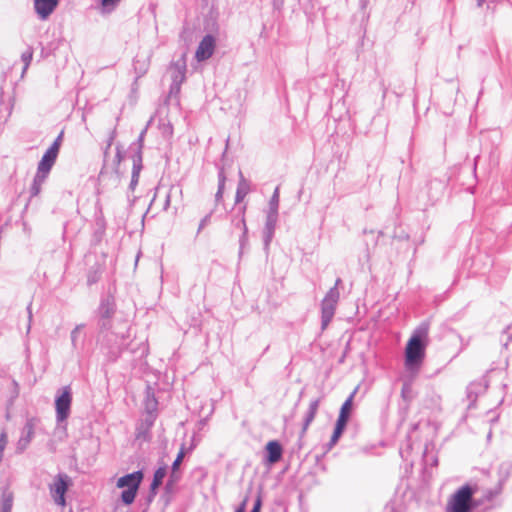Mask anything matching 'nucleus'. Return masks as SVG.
I'll use <instances>...</instances> for the list:
<instances>
[{
	"label": "nucleus",
	"instance_id": "nucleus-1",
	"mask_svg": "<svg viewBox=\"0 0 512 512\" xmlns=\"http://www.w3.org/2000/svg\"><path fill=\"white\" fill-rule=\"evenodd\" d=\"M115 312V299L110 294L101 298L100 304L95 311L99 336L102 337L103 342L110 346L109 358L112 361L116 360L120 354L121 346L123 345L122 341L129 336L128 328L125 331L112 330V319ZM124 325L127 327L126 322H124Z\"/></svg>",
	"mask_w": 512,
	"mask_h": 512
},
{
	"label": "nucleus",
	"instance_id": "nucleus-2",
	"mask_svg": "<svg viewBox=\"0 0 512 512\" xmlns=\"http://www.w3.org/2000/svg\"><path fill=\"white\" fill-rule=\"evenodd\" d=\"M429 324L421 323L413 332L405 349V365L408 369L418 367L425 356L428 342Z\"/></svg>",
	"mask_w": 512,
	"mask_h": 512
},
{
	"label": "nucleus",
	"instance_id": "nucleus-3",
	"mask_svg": "<svg viewBox=\"0 0 512 512\" xmlns=\"http://www.w3.org/2000/svg\"><path fill=\"white\" fill-rule=\"evenodd\" d=\"M143 477V472L138 470L126 474L117 480L116 486L118 488H126L121 493V500L125 505H130L134 502Z\"/></svg>",
	"mask_w": 512,
	"mask_h": 512
},
{
	"label": "nucleus",
	"instance_id": "nucleus-4",
	"mask_svg": "<svg viewBox=\"0 0 512 512\" xmlns=\"http://www.w3.org/2000/svg\"><path fill=\"white\" fill-rule=\"evenodd\" d=\"M342 283L341 278H337L333 287L329 289L321 302V328L324 330L334 317L337 303L340 298L338 290Z\"/></svg>",
	"mask_w": 512,
	"mask_h": 512
},
{
	"label": "nucleus",
	"instance_id": "nucleus-5",
	"mask_svg": "<svg viewBox=\"0 0 512 512\" xmlns=\"http://www.w3.org/2000/svg\"><path fill=\"white\" fill-rule=\"evenodd\" d=\"M473 489L469 485L462 486L453 496L448 512H470Z\"/></svg>",
	"mask_w": 512,
	"mask_h": 512
},
{
	"label": "nucleus",
	"instance_id": "nucleus-6",
	"mask_svg": "<svg viewBox=\"0 0 512 512\" xmlns=\"http://www.w3.org/2000/svg\"><path fill=\"white\" fill-rule=\"evenodd\" d=\"M71 483L70 477L65 473H59L55 476L53 483L50 484L49 490L54 502L59 506H65V493Z\"/></svg>",
	"mask_w": 512,
	"mask_h": 512
},
{
	"label": "nucleus",
	"instance_id": "nucleus-7",
	"mask_svg": "<svg viewBox=\"0 0 512 512\" xmlns=\"http://www.w3.org/2000/svg\"><path fill=\"white\" fill-rule=\"evenodd\" d=\"M115 136L116 130L114 129L109 136L106 148L104 150L103 167L100 171V177H104L110 170L116 174L118 173V168L123 158L120 146L116 147V154L111 162L108 160L109 149L115 139Z\"/></svg>",
	"mask_w": 512,
	"mask_h": 512
},
{
	"label": "nucleus",
	"instance_id": "nucleus-8",
	"mask_svg": "<svg viewBox=\"0 0 512 512\" xmlns=\"http://www.w3.org/2000/svg\"><path fill=\"white\" fill-rule=\"evenodd\" d=\"M71 403V389L66 386L62 389L61 394L55 399L56 420L58 423L65 421L69 417Z\"/></svg>",
	"mask_w": 512,
	"mask_h": 512
},
{
	"label": "nucleus",
	"instance_id": "nucleus-9",
	"mask_svg": "<svg viewBox=\"0 0 512 512\" xmlns=\"http://www.w3.org/2000/svg\"><path fill=\"white\" fill-rule=\"evenodd\" d=\"M170 72L172 79L170 92L177 93L180 91V86L186 78V62L184 58L173 62L170 66Z\"/></svg>",
	"mask_w": 512,
	"mask_h": 512
},
{
	"label": "nucleus",
	"instance_id": "nucleus-10",
	"mask_svg": "<svg viewBox=\"0 0 512 512\" xmlns=\"http://www.w3.org/2000/svg\"><path fill=\"white\" fill-rule=\"evenodd\" d=\"M215 45L214 36L210 34L204 36L196 49L195 58L197 61L202 62L209 59L214 53Z\"/></svg>",
	"mask_w": 512,
	"mask_h": 512
},
{
	"label": "nucleus",
	"instance_id": "nucleus-11",
	"mask_svg": "<svg viewBox=\"0 0 512 512\" xmlns=\"http://www.w3.org/2000/svg\"><path fill=\"white\" fill-rule=\"evenodd\" d=\"M59 0H34V9L41 20H46L58 6Z\"/></svg>",
	"mask_w": 512,
	"mask_h": 512
},
{
	"label": "nucleus",
	"instance_id": "nucleus-12",
	"mask_svg": "<svg viewBox=\"0 0 512 512\" xmlns=\"http://www.w3.org/2000/svg\"><path fill=\"white\" fill-rule=\"evenodd\" d=\"M34 427V419H28L22 429L20 439L17 443L16 451L18 453H22L30 444L34 436Z\"/></svg>",
	"mask_w": 512,
	"mask_h": 512
},
{
	"label": "nucleus",
	"instance_id": "nucleus-13",
	"mask_svg": "<svg viewBox=\"0 0 512 512\" xmlns=\"http://www.w3.org/2000/svg\"><path fill=\"white\" fill-rule=\"evenodd\" d=\"M277 221H278V213L268 211L267 216H266L265 226L263 229V240H264L265 248H268L270 242L272 241Z\"/></svg>",
	"mask_w": 512,
	"mask_h": 512
},
{
	"label": "nucleus",
	"instance_id": "nucleus-14",
	"mask_svg": "<svg viewBox=\"0 0 512 512\" xmlns=\"http://www.w3.org/2000/svg\"><path fill=\"white\" fill-rule=\"evenodd\" d=\"M57 156L58 153H56V145L54 147H49L38 163L37 169L50 173Z\"/></svg>",
	"mask_w": 512,
	"mask_h": 512
},
{
	"label": "nucleus",
	"instance_id": "nucleus-15",
	"mask_svg": "<svg viewBox=\"0 0 512 512\" xmlns=\"http://www.w3.org/2000/svg\"><path fill=\"white\" fill-rule=\"evenodd\" d=\"M266 460L270 464L277 463L282 458L283 449L278 441H269L266 445Z\"/></svg>",
	"mask_w": 512,
	"mask_h": 512
},
{
	"label": "nucleus",
	"instance_id": "nucleus-16",
	"mask_svg": "<svg viewBox=\"0 0 512 512\" xmlns=\"http://www.w3.org/2000/svg\"><path fill=\"white\" fill-rule=\"evenodd\" d=\"M166 474H167V469H166L165 465L164 466H160L154 472L153 480H152V483L150 485V495H149V498H148L149 501H152V499L156 496L157 489L162 485L163 479L165 478Z\"/></svg>",
	"mask_w": 512,
	"mask_h": 512
},
{
	"label": "nucleus",
	"instance_id": "nucleus-17",
	"mask_svg": "<svg viewBox=\"0 0 512 512\" xmlns=\"http://www.w3.org/2000/svg\"><path fill=\"white\" fill-rule=\"evenodd\" d=\"M133 167H132V175L130 181V189L134 190L139 181V175L142 170V157L138 155H131Z\"/></svg>",
	"mask_w": 512,
	"mask_h": 512
},
{
	"label": "nucleus",
	"instance_id": "nucleus-18",
	"mask_svg": "<svg viewBox=\"0 0 512 512\" xmlns=\"http://www.w3.org/2000/svg\"><path fill=\"white\" fill-rule=\"evenodd\" d=\"M319 405H320V399H315V400L311 401L308 411L304 418L301 436L305 434L309 425L313 422V420L316 416V413L318 411Z\"/></svg>",
	"mask_w": 512,
	"mask_h": 512
},
{
	"label": "nucleus",
	"instance_id": "nucleus-19",
	"mask_svg": "<svg viewBox=\"0 0 512 512\" xmlns=\"http://www.w3.org/2000/svg\"><path fill=\"white\" fill-rule=\"evenodd\" d=\"M355 393H356V391L351 393L350 396L342 404L337 421L343 422L345 424L348 423V420L350 418V414L352 411L353 398H354Z\"/></svg>",
	"mask_w": 512,
	"mask_h": 512
},
{
	"label": "nucleus",
	"instance_id": "nucleus-20",
	"mask_svg": "<svg viewBox=\"0 0 512 512\" xmlns=\"http://www.w3.org/2000/svg\"><path fill=\"white\" fill-rule=\"evenodd\" d=\"M144 405L148 414H153L157 410L158 402L151 387L146 389Z\"/></svg>",
	"mask_w": 512,
	"mask_h": 512
},
{
	"label": "nucleus",
	"instance_id": "nucleus-21",
	"mask_svg": "<svg viewBox=\"0 0 512 512\" xmlns=\"http://www.w3.org/2000/svg\"><path fill=\"white\" fill-rule=\"evenodd\" d=\"M240 180L235 195V202L240 203L249 192V184L245 180L242 172H239Z\"/></svg>",
	"mask_w": 512,
	"mask_h": 512
},
{
	"label": "nucleus",
	"instance_id": "nucleus-22",
	"mask_svg": "<svg viewBox=\"0 0 512 512\" xmlns=\"http://www.w3.org/2000/svg\"><path fill=\"white\" fill-rule=\"evenodd\" d=\"M346 425L347 424H345L343 422L336 421V425H335L333 434L331 436L329 443L327 444L328 450H330L338 442L339 438L341 437L342 433L344 432V430L346 428Z\"/></svg>",
	"mask_w": 512,
	"mask_h": 512
},
{
	"label": "nucleus",
	"instance_id": "nucleus-23",
	"mask_svg": "<svg viewBox=\"0 0 512 512\" xmlns=\"http://www.w3.org/2000/svg\"><path fill=\"white\" fill-rule=\"evenodd\" d=\"M13 497L11 493L4 492L0 497V512H11Z\"/></svg>",
	"mask_w": 512,
	"mask_h": 512
},
{
	"label": "nucleus",
	"instance_id": "nucleus-24",
	"mask_svg": "<svg viewBox=\"0 0 512 512\" xmlns=\"http://www.w3.org/2000/svg\"><path fill=\"white\" fill-rule=\"evenodd\" d=\"M244 212H245V207H243L240 211V214L232 220V225L236 229H239L242 232H244V234H245V233H248V229H247L245 218H244Z\"/></svg>",
	"mask_w": 512,
	"mask_h": 512
},
{
	"label": "nucleus",
	"instance_id": "nucleus-25",
	"mask_svg": "<svg viewBox=\"0 0 512 512\" xmlns=\"http://www.w3.org/2000/svg\"><path fill=\"white\" fill-rule=\"evenodd\" d=\"M145 133H146V130H143L140 133L137 141L130 145L129 149H130L132 155H138L139 154L142 157V148H143V142H144V135H145Z\"/></svg>",
	"mask_w": 512,
	"mask_h": 512
},
{
	"label": "nucleus",
	"instance_id": "nucleus-26",
	"mask_svg": "<svg viewBox=\"0 0 512 512\" xmlns=\"http://www.w3.org/2000/svg\"><path fill=\"white\" fill-rule=\"evenodd\" d=\"M121 0H101V13L108 14L111 13Z\"/></svg>",
	"mask_w": 512,
	"mask_h": 512
},
{
	"label": "nucleus",
	"instance_id": "nucleus-27",
	"mask_svg": "<svg viewBox=\"0 0 512 512\" xmlns=\"http://www.w3.org/2000/svg\"><path fill=\"white\" fill-rule=\"evenodd\" d=\"M279 208V187H276L269 201V212L278 213Z\"/></svg>",
	"mask_w": 512,
	"mask_h": 512
},
{
	"label": "nucleus",
	"instance_id": "nucleus-28",
	"mask_svg": "<svg viewBox=\"0 0 512 512\" xmlns=\"http://www.w3.org/2000/svg\"><path fill=\"white\" fill-rule=\"evenodd\" d=\"M32 58H33V49L31 47H28L22 54H21V60L23 61L24 63V67H23V73L26 72V70L28 69L31 61H32Z\"/></svg>",
	"mask_w": 512,
	"mask_h": 512
},
{
	"label": "nucleus",
	"instance_id": "nucleus-29",
	"mask_svg": "<svg viewBox=\"0 0 512 512\" xmlns=\"http://www.w3.org/2000/svg\"><path fill=\"white\" fill-rule=\"evenodd\" d=\"M177 192H180L181 193V190H179L177 187L175 186H171L168 190V192L166 193V196H165V202H164V205H163V209L164 210H167L170 206V203H171V196L173 193H177Z\"/></svg>",
	"mask_w": 512,
	"mask_h": 512
},
{
	"label": "nucleus",
	"instance_id": "nucleus-30",
	"mask_svg": "<svg viewBox=\"0 0 512 512\" xmlns=\"http://www.w3.org/2000/svg\"><path fill=\"white\" fill-rule=\"evenodd\" d=\"M184 455H185V451H184V447L182 446L180 451L177 454L176 459L174 460V462L172 464L171 470H173V471L179 470V467L183 461Z\"/></svg>",
	"mask_w": 512,
	"mask_h": 512
},
{
	"label": "nucleus",
	"instance_id": "nucleus-31",
	"mask_svg": "<svg viewBox=\"0 0 512 512\" xmlns=\"http://www.w3.org/2000/svg\"><path fill=\"white\" fill-rule=\"evenodd\" d=\"M48 175H49V172H44L42 170L37 169V172L34 176L33 181L42 186L45 183L46 179L48 178Z\"/></svg>",
	"mask_w": 512,
	"mask_h": 512
},
{
	"label": "nucleus",
	"instance_id": "nucleus-32",
	"mask_svg": "<svg viewBox=\"0 0 512 512\" xmlns=\"http://www.w3.org/2000/svg\"><path fill=\"white\" fill-rule=\"evenodd\" d=\"M85 327L84 324H78L76 327L71 331V342L72 346L76 348L77 346V338L80 333V331Z\"/></svg>",
	"mask_w": 512,
	"mask_h": 512
},
{
	"label": "nucleus",
	"instance_id": "nucleus-33",
	"mask_svg": "<svg viewBox=\"0 0 512 512\" xmlns=\"http://www.w3.org/2000/svg\"><path fill=\"white\" fill-rule=\"evenodd\" d=\"M226 182V176L224 173V169L222 167L219 168L218 171V190L224 193V187Z\"/></svg>",
	"mask_w": 512,
	"mask_h": 512
},
{
	"label": "nucleus",
	"instance_id": "nucleus-34",
	"mask_svg": "<svg viewBox=\"0 0 512 512\" xmlns=\"http://www.w3.org/2000/svg\"><path fill=\"white\" fill-rule=\"evenodd\" d=\"M8 443L7 433L5 431H2L0 434V456L3 457V452L6 448V445Z\"/></svg>",
	"mask_w": 512,
	"mask_h": 512
},
{
	"label": "nucleus",
	"instance_id": "nucleus-35",
	"mask_svg": "<svg viewBox=\"0 0 512 512\" xmlns=\"http://www.w3.org/2000/svg\"><path fill=\"white\" fill-rule=\"evenodd\" d=\"M42 190V186L40 184H37L36 182H32V185L30 187V197H36L40 194Z\"/></svg>",
	"mask_w": 512,
	"mask_h": 512
},
{
	"label": "nucleus",
	"instance_id": "nucleus-36",
	"mask_svg": "<svg viewBox=\"0 0 512 512\" xmlns=\"http://www.w3.org/2000/svg\"><path fill=\"white\" fill-rule=\"evenodd\" d=\"M211 216H212V212H210L209 214H207L204 218H202V220L200 221L199 223V227H198V233L206 226L210 223V220H211Z\"/></svg>",
	"mask_w": 512,
	"mask_h": 512
},
{
	"label": "nucleus",
	"instance_id": "nucleus-37",
	"mask_svg": "<svg viewBox=\"0 0 512 512\" xmlns=\"http://www.w3.org/2000/svg\"><path fill=\"white\" fill-rule=\"evenodd\" d=\"M247 243H248V235H247V233L244 234V232H242V235L239 239V244H240V252L239 253L240 254H242Z\"/></svg>",
	"mask_w": 512,
	"mask_h": 512
},
{
	"label": "nucleus",
	"instance_id": "nucleus-38",
	"mask_svg": "<svg viewBox=\"0 0 512 512\" xmlns=\"http://www.w3.org/2000/svg\"><path fill=\"white\" fill-rule=\"evenodd\" d=\"M262 499L261 496H257L251 512H261Z\"/></svg>",
	"mask_w": 512,
	"mask_h": 512
},
{
	"label": "nucleus",
	"instance_id": "nucleus-39",
	"mask_svg": "<svg viewBox=\"0 0 512 512\" xmlns=\"http://www.w3.org/2000/svg\"><path fill=\"white\" fill-rule=\"evenodd\" d=\"M62 138H63V131L57 136V138L54 140V142L50 146V147H54L56 145V153H59Z\"/></svg>",
	"mask_w": 512,
	"mask_h": 512
},
{
	"label": "nucleus",
	"instance_id": "nucleus-40",
	"mask_svg": "<svg viewBox=\"0 0 512 512\" xmlns=\"http://www.w3.org/2000/svg\"><path fill=\"white\" fill-rule=\"evenodd\" d=\"M510 468H511V466L509 464L501 465L500 471L502 472L505 469V477H504V479L501 480V482L505 481L508 478V476L510 474Z\"/></svg>",
	"mask_w": 512,
	"mask_h": 512
},
{
	"label": "nucleus",
	"instance_id": "nucleus-41",
	"mask_svg": "<svg viewBox=\"0 0 512 512\" xmlns=\"http://www.w3.org/2000/svg\"><path fill=\"white\" fill-rule=\"evenodd\" d=\"M179 479H180V476L178 474V471L171 470V474H170V477H169V482L170 483L177 482Z\"/></svg>",
	"mask_w": 512,
	"mask_h": 512
},
{
	"label": "nucleus",
	"instance_id": "nucleus-42",
	"mask_svg": "<svg viewBox=\"0 0 512 512\" xmlns=\"http://www.w3.org/2000/svg\"><path fill=\"white\" fill-rule=\"evenodd\" d=\"M248 498L246 497L242 503L237 507L235 512H246V506H247Z\"/></svg>",
	"mask_w": 512,
	"mask_h": 512
},
{
	"label": "nucleus",
	"instance_id": "nucleus-43",
	"mask_svg": "<svg viewBox=\"0 0 512 512\" xmlns=\"http://www.w3.org/2000/svg\"><path fill=\"white\" fill-rule=\"evenodd\" d=\"M155 420V415L153 414H148V417L146 418V423H147V426L148 428L151 427L153 425V422Z\"/></svg>",
	"mask_w": 512,
	"mask_h": 512
},
{
	"label": "nucleus",
	"instance_id": "nucleus-44",
	"mask_svg": "<svg viewBox=\"0 0 512 512\" xmlns=\"http://www.w3.org/2000/svg\"><path fill=\"white\" fill-rule=\"evenodd\" d=\"M222 197H223V192L221 191H217L216 194H215V201L218 203L222 200Z\"/></svg>",
	"mask_w": 512,
	"mask_h": 512
},
{
	"label": "nucleus",
	"instance_id": "nucleus-45",
	"mask_svg": "<svg viewBox=\"0 0 512 512\" xmlns=\"http://www.w3.org/2000/svg\"><path fill=\"white\" fill-rule=\"evenodd\" d=\"M27 310H28V318L31 321V319H32L31 304L27 307Z\"/></svg>",
	"mask_w": 512,
	"mask_h": 512
},
{
	"label": "nucleus",
	"instance_id": "nucleus-46",
	"mask_svg": "<svg viewBox=\"0 0 512 512\" xmlns=\"http://www.w3.org/2000/svg\"><path fill=\"white\" fill-rule=\"evenodd\" d=\"M436 185H438L440 188H443V183L438 181V182H435Z\"/></svg>",
	"mask_w": 512,
	"mask_h": 512
},
{
	"label": "nucleus",
	"instance_id": "nucleus-47",
	"mask_svg": "<svg viewBox=\"0 0 512 512\" xmlns=\"http://www.w3.org/2000/svg\"><path fill=\"white\" fill-rule=\"evenodd\" d=\"M484 0H478V6H481Z\"/></svg>",
	"mask_w": 512,
	"mask_h": 512
},
{
	"label": "nucleus",
	"instance_id": "nucleus-48",
	"mask_svg": "<svg viewBox=\"0 0 512 512\" xmlns=\"http://www.w3.org/2000/svg\"><path fill=\"white\" fill-rule=\"evenodd\" d=\"M92 281H94V278H91V280L89 279V280H88V283H89V284H91V283H92Z\"/></svg>",
	"mask_w": 512,
	"mask_h": 512
},
{
	"label": "nucleus",
	"instance_id": "nucleus-49",
	"mask_svg": "<svg viewBox=\"0 0 512 512\" xmlns=\"http://www.w3.org/2000/svg\"><path fill=\"white\" fill-rule=\"evenodd\" d=\"M92 281H94V278H91V280L89 279V280H88V283H89V284H91V283H92Z\"/></svg>",
	"mask_w": 512,
	"mask_h": 512
},
{
	"label": "nucleus",
	"instance_id": "nucleus-50",
	"mask_svg": "<svg viewBox=\"0 0 512 512\" xmlns=\"http://www.w3.org/2000/svg\"><path fill=\"white\" fill-rule=\"evenodd\" d=\"M138 61L135 62V65H137ZM135 70H138V67L135 66Z\"/></svg>",
	"mask_w": 512,
	"mask_h": 512
}]
</instances>
